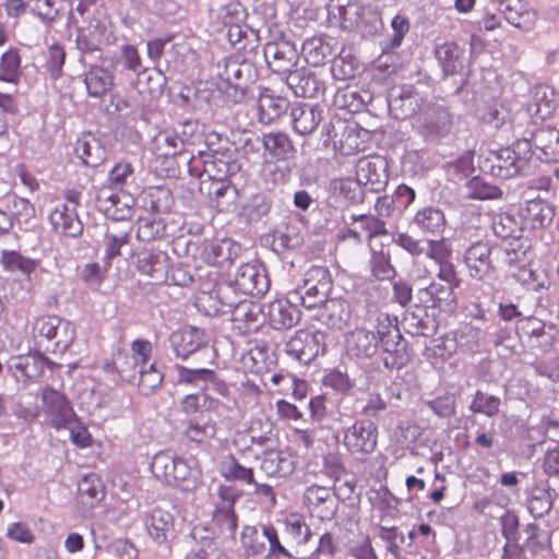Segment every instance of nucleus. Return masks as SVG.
Instances as JSON below:
<instances>
[{"instance_id": "obj_24", "label": "nucleus", "mask_w": 559, "mask_h": 559, "mask_svg": "<svg viewBox=\"0 0 559 559\" xmlns=\"http://www.w3.org/2000/svg\"><path fill=\"white\" fill-rule=\"evenodd\" d=\"M49 221L57 233L66 236L76 237L83 231L76 209L68 203L57 204L49 214Z\"/></svg>"}, {"instance_id": "obj_30", "label": "nucleus", "mask_w": 559, "mask_h": 559, "mask_svg": "<svg viewBox=\"0 0 559 559\" xmlns=\"http://www.w3.org/2000/svg\"><path fill=\"white\" fill-rule=\"evenodd\" d=\"M124 198L127 201L122 204V211L117 213V211L112 209V204H116V202L120 200V195L114 192L110 187H102L96 193V206L112 221H124L130 218L132 215V206L128 203L131 199L130 197Z\"/></svg>"}, {"instance_id": "obj_23", "label": "nucleus", "mask_w": 559, "mask_h": 559, "mask_svg": "<svg viewBox=\"0 0 559 559\" xmlns=\"http://www.w3.org/2000/svg\"><path fill=\"white\" fill-rule=\"evenodd\" d=\"M170 346L178 358L187 359L205 344L204 333L197 328H183L169 336Z\"/></svg>"}, {"instance_id": "obj_20", "label": "nucleus", "mask_w": 559, "mask_h": 559, "mask_svg": "<svg viewBox=\"0 0 559 559\" xmlns=\"http://www.w3.org/2000/svg\"><path fill=\"white\" fill-rule=\"evenodd\" d=\"M348 225L343 238H353L358 242L386 234L384 222L373 215H350Z\"/></svg>"}, {"instance_id": "obj_52", "label": "nucleus", "mask_w": 559, "mask_h": 559, "mask_svg": "<svg viewBox=\"0 0 559 559\" xmlns=\"http://www.w3.org/2000/svg\"><path fill=\"white\" fill-rule=\"evenodd\" d=\"M491 227L493 234L501 239L519 238L521 235V227L518 221L507 213L496 215Z\"/></svg>"}, {"instance_id": "obj_21", "label": "nucleus", "mask_w": 559, "mask_h": 559, "mask_svg": "<svg viewBox=\"0 0 559 559\" xmlns=\"http://www.w3.org/2000/svg\"><path fill=\"white\" fill-rule=\"evenodd\" d=\"M417 93H414L411 87L393 90L388 99L390 110L399 119H406L416 115L421 110L425 103Z\"/></svg>"}, {"instance_id": "obj_7", "label": "nucleus", "mask_w": 559, "mask_h": 559, "mask_svg": "<svg viewBox=\"0 0 559 559\" xmlns=\"http://www.w3.org/2000/svg\"><path fill=\"white\" fill-rule=\"evenodd\" d=\"M378 340L388 354L383 358L388 369H400L406 362L405 345L402 343V334L396 324H393L388 316L378 317Z\"/></svg>"}, {"instance_id": "obj_55", "label": "nucleus", "mask_w": 559, "mask_h": 559, "mask_svg": "<svg viewBox=\"0 0 559 559\" xmlns=\"http://www.w3.org/2000/svg\"><path fill=\"white\" fill-rule=\"evenodd\" d=\"M524 533L526 535L524 546L532 552L544 550L550 546V535L547 531L540 528L535 523H530L525 526Z\"/></svg>"}, {"instance_id": "obj_35", "label": "nucleus", "mask_w": 559, "mask_h": 559, "mask_svg": "<svg viewBox=\"0 0 559 559\" xmlns=\"http://www.w3.org/2000/svg\"><path fill=\"white\" fill-rule=\"evenodd\" d=\"M84 83L91 97H100L114 86V75L105 68L94 66L86 72Z\"/></svg>"}, {"instance_id": "obj_10", "label": "nucleus", "mask_w": 559, "mask_h": 559, "mask_svg": "<svg viewBox=\"0 0 559 559\" xmlns=\"http://www.w3.org/2000/svg\"><path fill=\"white\" fill-rule=\"evenodd\" d=\"M377 426L369 420H356L343 433V444L353 454H369L376 450Z\"/></svg>"}, {"instance_id": "obj_53", "label": "nucleus", "mask_w": 559, "mask_h": 559, "mask_svg": "<svg viewBox=\"0 0 559 559\" xmlns=\"http://www.w3.org/2000/svg\"><path fill=\"white\" fill-rule=\"evenodd\" d=\"M130 240L129 230L115 231L108 228L105 235V264L108 266L111 260L120 254V249Z\"/></svg>"}, {"instance_id": "obj_41", "label": "nucleus", "mask_w": 559, "mask_h": 559, "mask_svg": "<svg viewBox=\"0 0 559 559\" xmlns=\"http://www.w3.org/2000/svg\"><path fill=\"white\" fill-rule=\"evenodd\" d=\"M180 456H177L168 451L155 454L151 463V469L156 478H159L167 485H171L174 475L176 474L177 463Z\"/></svg>"}, {"instance_id": "obj_4", "label": "nucleus", "mask_w": 559, "mask_h": 559, "mask_svg": "<svg viewBox=\"0 0 559 559\" xmlns=\"http://www.w3.org/2000/svg\"><path fill=\"white\" fill-rule=\"evenodd\" d=\"M460 284L461 280L456 272H449L444 269L441 273H437V281H432L428 286L418 289L417 298L445 313H452L457 308L455 289Z\"/></svg>"}, {"instance_id": "obj_3", "label": "nucleus", "mask_w": 559, "mask_h": 559, "mask_svg": "<svg viewBox=\"0 0 559 559\" xmlns=\"http://www.w3.org/2000/svg\"><path fill=\"white\" fill-rule=\"evenodd\" d=\"M332 287L330 271L324 266H311L289 296L292 300L300 301L305 308L314 309L325 300Z\"/></svg>"}, {"instance_id": "obj_32", "label": "nucleus", "mask_w": 559, "mask_h": 559, "mask_svg": "<svg viewBox=\"0 0 559 559\" xmlns=\"http://www.w3.org/2000/svg\"><path fill=\"white\" fill-rule=\"evenodd\" d=\"M557 491L547 484L536 485L532 488L527 499V510L535 518H543L552 509Z\"/></svg>"}, {"instance_id": "obj_36", "label": "nucleus", "mask_w": 559, "mask_h": 559, "mask_svg": "<svg viewBox=\"0 0 559 559\" xmlns=\"http://www.w3.org/2000/svg\"><path fill=\"white\" fill-rule=\"evenodd\" d=\"M288 103L285 98L263 93L258 100V118L263 124H270L286 112Z\"/></svg>"}, {"instance_id": "obj_15", "label": "nucleus", "mask_w": 559, "mask_h": 559, "mask_svg": "<svg viewBox=\"0 0 559 559\" xmlns=\"http://www.w3.org/2000/svg\"><path fill=\"white\" fill-rule=\"evenodd\" d=\"M264 58L273 72L287 73L296 66L298 52L293 44L282 40L266 44Z\"/></svg>"}, {"instance_id": "obj_13", "label": "nucleus", "mask_w": 559, "mask_h": 559, "mask_svg": "<svg viewBox=\"0 0 559 559\" xmlns=\"http://www.w3.org/2000/svg\"><path fill=\"white\" fill-rule=\"evenodd\" d=\"M532 143L533 155L546 163L559 162V131L555 128H542L527 139ZM556 177L559 178V167L555 169Z\"/></svg>"}, {"instance_id": "obj_2", "label": "nucleus", "mask_w": 559, "mask_h": 559, "mask_svg": "<svg viewBox=\"0 0 559 559\" xmlns=\"http://www.w3.org/2000/svg\"><path fill=\"white\" fill-rule=\"evenodd\" d=\"M532 156V143L527 139H521L510 147L491 152L487 162L490 164L489 170L492 176L509 179L522 174Z\"/></svg>"}, {"instance_id": "obj_61", "label": "nucleus", "mask_w": 559, "mask_h": 559, "mask_svg": "<svg viewBox=\"0 0 559 559\" xmlns=\"http://www.w3.org/2000/svg\"><path fill=\"white\" fill-rule=\"evenodd\" d=\"M474 317L478 320V323L465 325L462 330V335L471 336L473 343L478 346L486 341L491 324L487 321L485 311L481 309H477Z\"/></svg>"}, {"instance_id": "obj_56", "label": "nucleus", "mask_w": 559, "mask_h": 559, "mask_svg": "<svg viewBox=\"0 0 559 559\" xmlns=\"http://www.w3.org/2000/svg\"><path fill=\"white\" fill-rule=\"evenodd\" d=\"M500 12L514 27L521 28L523 19L528 14L522 0H497Z\"/></svg>"}, {"instance_id": "obj_25", "label": "nucleus", "mask_w": 559, "mask_h": 559, "mask_svg": "<svg viewBox=\"0 0 559 559\" xmlns=\"http://www.w3.org/2000/svg\"><path fill=\"white\" fill-rule=\"evenodd\" d=\"M379 348L378 334L366 329H355L346 336V349L350 356L367 358L373 356Z\"/></svg>"}, {"instance_id": "obj_40", "label": "nucleus", "mask_w": 559, "mask_h": 559, "mask_svg": "<svg viewBox=\"0 0 559 559\" xmlns=\"http://www.w3.org/2000/svg\"><path fill=\"white\" fill-rule=\"evenodd\" d=\"M185 435L190 441L202 443L215 437L216 425L210 417L200 415L188 421Z\"/></svg>"}, {"instance_id": "obj_27", "label": "nucleus", "mask_w": 559, "mask_h": 559, "mask_svg": "<svg viewBox=\"0 0 559 559\" xmlns=\"http://www.w3.org/2000/svg\"><path fill=\"white\" fill-rule=\"evenodd\" d=\"M75 154L88 167H97L107 159V148L92 133L82 135L75 144Z\"/></svg>"}, {"instance_id": "obj_22", "label": "nucleus", "mask_w": 559, "mask_h": 559, "mask_svg": "<svg viewBox=\"0 0 559 559\" xmlns=\"http://www.w3.org/2000/svg\"><path fill=\"white\" fill-rule=\"evenodd\" d=\"M295 300L276 299L267 305L266 317L274 330L290 329L300 320V311L293 304Z\"/></svg>"}, {"instance_id": "obj_51", "label": "nucleus", "mask_w": 559, "mask_h": 559, "mask_svg": "<svg viewBox=\"0 0 559 559\" xmlns=\"http://www.w3.org/2000/svg\"><path fill=\"white\" fill-rule=\"evenodd\" d=\"M501 400L498 396L478 390L469 404V411L474 414H484L488 417H493L498 415Z\"/></svg>"}, {"instance_id": "obj_63", "label": "nucleus", "mask_w": 559, "mask_h": 559, "mask_svg": "<svg viewBox=\"0 0 559 559\" xmlns=\"http://www.w3.org/2000/svg\"><path fill=\"white\" fill-rule=\"evenodd\" d=\"M307 61L312 66H320L331 55L330 47L319 38H312L304 44Z\"/></svg>"}, {"instance_id": "obj_29", "label": "nucleus", "mask_w": 559, "mask_h": 559, "mask_svg": "<svg viewBox=\"0 0 559 559\" xmlns=\"http://www.w3.org/2000/svg\"><path fill=\"white\" fill-rule=\"evenodd\" d=\"M260 469L270 478H284L294 472L295 461L285 451H267L260 463Z\"/></svg>"}, {"instance_id": "obj_44", "label": "nucleus", "mask_w": 559, "mask_h": 559, "mask_svg": "<svg viewBox=\"0 0 559 559\" xmlns=\"http://www.w3.org/2000/svg\"><path fill=\"white\" fill-rule=\"evenodd\" d=\"M262 142L264 148L277 159H287L295 152L292 141L284 133L265 134Z\"/></svg>"}, {"instance_id": "obj_62", "label": "nucleus", "mask_w": 559, "mask_h": 559, "mask_svg": "<svg viewBox=\"0 0 559 559\" xmlns=\"http://www.w3.org/2000/svg\"><path fill=\"white\" fill-rule=\"evenodd\" d=\"M221 550L213 538L201 537L195 546L186 556V559H218Z\"/></svg>"}, {"instance_id": "obj_14", "label": "nucleus", "mask_w": 559, "mask_h": 559, "mask_svg": "<svg viewBox=\"0 0 559 559\" xmlns=\"http://www.w3.org/2000/svg\"><path fill=\"white\" fill-rule=\"evenodd\" d=\"M200 157L203 163V171L209 178L216 181H224L240 170L238 162L227 152L200 153Z\"/></svg>"}, {"instance_id": "obj_9", "label": "nucleus", "mask_w": 559, "mask_h": 559, "mask_svg": "<svg viewBox=\"0 0 559 559\" xmlns=\"http://www.w3.org/2000/svg\"><path fill=\"white\" fill-rule=\"evenodd\" d=\"M229 285L243 295L259 296L267 292L270 283L263 266L252 261L236 269Z\"/></svg>"}, {"instance_id": "obj_59", "label": "nucleus", "mask_w": 559, "mask_h": 559, "mask_svg": "<svg viewBox=\"0 0 559 559\" xmlns=\"http://www.w3.org/2000/svg\"><path fill=\"white\" fill-rule=\"evenodd\" d=\"M370 267L372 275L381 281L391 280L395 275V269L390 262L389 253L372 250L370 259Z\"/></svg>"}, {"instance_id": "obj_17", "label": "nucleus", "mask_w": 559, "mask_h": 559, "mask_svg": "<svg viewBox=\"0 0 559 559\" xmlns=\"http://www.w3.org/2000/svg\"><path fill=\"white\" fill-rule=\"evenodd\" d=\"M356 176L358 183L371 191L381 190L388 180L386 163L380 157L361 158L357 164Z\"/></svg>"}, {"instance_id": "obj_60", "label": "nucleus", "mask_w": 559, "mask_h": 559, "mask_svg": "<svg viewBox=\"0 0 559 559\" xmlns=\"http://www.w3.org/2000/svg\"><path fill=\"white\" fill-rule=\"evenodd\" d=\"M61 318L57 316H44L37 318L33 324V336L35 340L52 341L56 337V331L59 328Z\"/></svg>"}, {"instance_id": "obj_34", "label": "nucleus", "mask_w": 559, "mask_h": 559, "mask_svg": "<svg viewBox=\"0 0 559 559\" xmlns=\"http://www.w3.org/2000/svg\"><path fill=\"white\" fill-rule=\"evenodd\" d=\"M216 467L219 475L228 481L254 484L253 469L240 464L231 454L219 457Z\"/></svg>"}, {"instance_id": "obj_28", "label": "nucleus", "mask_w": 559, "mask_h": 559, "mask_svg": "<svg viewBox=\"0 0 559 559\" xmlns=\"http://www.w3.org/2000/svg\"><path fill=\"white\" fill-rule=\"evenodd\" d=\"M169 266V257L164 251L145 250L138 254L136 269L140 273L162 282Z\"/></svg>"}, {"instance_id": "obj_54", "label": "nucleus", "mask_w": 559, "mask_h": 559, "mask_svg": "<svg viewBox=\"0 0 559 559\" xmlns=\"http://www.w3.org/2000/svg\"><path fill=\"white\" fill-rule=\"evenodd\" d=\"M213 524L222 534L234 537L237 530V516L234 508L216 507L213 512Z\"/></svg>"}, {"instance_id": "obj_49", "label": "nucleus", "mask_w": 559, "mask_h": 559, "mask_svg": "<svg viewBox=\"0 0 559 559\" xmlns=\"http://www.w3.org/2000/svg\"><path fill=\"white\" fill-rule=\"evenodd\" d=\"M502 190L480 177H473L466 183V194L476 200H497L502 197Z\"/></svg>"}, {"instance_id": "obj_16", "label": "nucleus", "mask_w": 559, "mask_h": 559, "mask_svg": "<svg viewBox=\"0 0 559 559\" xmlns=\"http://www.w3.org/2000/svg\"><path fill=\"white\" fill-rule=\"evenodd\" d=\"M317 308V320L331 329L342 330L350 319L349 304L343 298L326 297Z\"/></svg>"}, {"instance_id": "obj_39", "label": "nucleus", "mask_w": 559, "mask_h": 559, "mask_svg": "<svg viewBox=\"0 0 559 559\" xmlns=\"http://www.w3.org/2000/svg\"><path fill=\"white\" fill-rule=\"evenodd\" d=\"M3 270L10 273H19L29 277L38 265V261L27 258L17 251H3L1 257Z\"/></svg>"}, {"instance_id": "obj_6", "label": "nucleus", "mask_w": 559, "mask_h": 559, "mask_svg": "<svg viewBox=\"0 0 559 559\" xmlns=\"http://www.w3.org/2000/svg\"><path fill=\"white\" fill-rule=\"evenodd\" d=\"M41 408L46 421L57 430L68 428L76 415L68 397L60 391L46 386L40 393Z\"/></svg>"}, {"instance_id": "obj_47", "label": "nucleus", "mask_w": 559, "mask_h": 559, "mask_svg": "<svg viewBox=\"0 0 559 559\" xmlns=\"http://www.w3.org/2000/svg\"><path fill=\"white\" fill-rule=\"evenodd\" d=\"M200 475L198 468L191 467L185 459L180 457L170 486H177L186 491L193 490L199 485Z\"/></svg>"}, {"instance_id": "obj_8", "label": "nucleus", "mask_w": 559, "mask_h": 559, "mask_svg": "<svg viewBox=\"0 0 559 559\" xmlns=\"http://www.w3.org/2000/svg\"><path fill=\"white\" fill-rule=\"evenodd\" d=\"M326 335L320 330H298L286 343L287 355L301 364H309L325 349Z\"/></svg>"}, {"instance_id": "obj_45", "label": "nucleus", "mask_w": 559, "mask_h": 559, "mask_svg": "<svg viewBox=\"0 0 559 559\" xmlns=\"http://www.w3.org/2000/svg\"><path fill=\"white\" fill-rule=\"evenodd\" d=\"M285 532L297 545H305L311 538V530L304 515L290 513L285 519Z\"/></svg>"}, {"instance_id": "obj_33", "label": "nucleus", "mask_w": 559, "mask_h": 559, "mask_svg": "<svg viewBox=\"0 0 559 559\" xmlns=\"http://www.w3.org/2000/svg\"><path fill=\"white\" fill-rule=\"evenodd\" d=\"M436 57L447 74L453 75L465 66L464 49L454 41H447L436 48Z\"/></svg>"}, {"instance_id": "obj_48", "label": "nucleus", "mask_w": 559, "mask_h": 559, "mask_svg": "<svg viewBox=\"0 0 559 559\" xmlns=\"http://www.w3.org/2000/svg\"><path fill=\"white\" fill-rule=\"evenodd\" d=\"M173 526V515L160 508H155L147 523L148 534L157 542L166 539V534Z\"/></svg>"}, {"instance_id": "obj_37", "label": "nucleus", "mask_w": 559, "mask_h": 559, "mask_svg": "<svg viewBox=\"0 0 559 559\" xmlns=\"http://www.w3.org/2000/svg\"><path fill=\"white\" fill-rule=\"evenodd\" d=\"M104 488L100 479L95 475H85L78 483V500L86 508H93L104 498Z\"/></svg>"}, {"instance_id": "obj_31", "label": "nucleus", "mask_w": 559, "mask_h": 559, "mask_svg": "<svg viewBox=\"0 0 559 559\" xmlns=\"http://www.w3.org/2000/svg\"><path fill=\"white\" fill-rule=\"evenodd\" d=\"M412 224L424 234L440 236L447 222L444 213L440 209L427 206L415 214Z\"/></svg>"}, {"instance_id": "obj_1", "label": "nucleus", "mask_w": 559, "mask_h": 559, "mask_svg": "<svg viewBox=\"0 0 559 559\" xmlns=\"http://www.w3.org/2000/svg\"><path fill=\"white\" fill-rule=\"evenodd\" d=\"M177 381L179 384L195 386L197 393L187 394L180 402L181 411L187 415L195 413L219 412L222 403L209 395L207 391H214L221 395L228 393L227 384L219 379L215 371L206 368H187L177 365Z\"/></svg>"}, {"instance_id": "obj_57", "label": "nucleus", "mask_w": 559, "mask_h": 559, "mask_svg": "<svg viewBox=\"0 0 559 559\" xmlns=\"http://www.w3.org/2000/svg\"><path fill=\"white\" fill-rule=\"evenodd\" d=\"M139 373V389L142 394L151 395L153 394L162 384L164 374L155 368V365L152 364L147 369L140 368L138 370Z\"/></svg>"}, {"instance_id": "obj_19", "label": "nucleus", "mask_w": 559, "mask_h": 559, "mask_svg": "<svg viewBox=\"0 0 559 559\" xmlns=\"http://www.w3.org/2000/svg\"><path fill=\"white\" fill-rule=\"evenodd\" d=\"M227 307L229 309L234 308L233 321L245 333L257 331L264 321L263 308L259 304L249 300L230 301L227 304Z\"/></svg>"}, {"instance_id": "obj_46", "label": "nucleus", "mask_w": 559, "mask_h": 559, "mask_svg": "<svg viewBox=\"0 0 559 559\" xmlns=\"http://www.w3.org/2000/svg\"><path fill=\"white\" fill-rule=\"evenodd\" d=\"M286 82L288 87L293 91L297 97H312L317 90V81L308 75L304 71L293 69L287 72Z\"/></svg>"}, {"instance_id": "obj_12", "label": "nucleus", "mask_w": 559, "mask_h": 559, "mask_svg": "<svg viewBox=\"0 0 559 559\" xmlns=\"http://www.w3.org/2000/svg\"><path fill=\"white\" fill-rule=\"evenodd\" d=\"M495 247L488 241L472 243L464 253V262L473 278L483 281L495 272L492 252Z\"/></svg>"}, {"instance_id": "obj_64", "label": "nucleus", "mask_w": 559, "mask_h": 559, "mask_svg": "<svg viewBox=\"0 0 559 559\" xmlns=\"http://www.w3.org/2000/svg\"><path fill=\"white\" fill-rule=\"evenodd\" d=\"M103 44L102 34L98 25L91 26L78 34L76 45L83 52H93L99 49Z\"/></svg>"}, {"instance_id": "obj_18", "label": "nucleus", "mask_w": 559, "mask_h": 559, "mask_svg": "<svg viewBox=\"0 0 559 559\" xmlns=\"http://www.w3.org/2000/svg\"><path fill=\"white\" fill-rule=\"evenodd\" d=\"M217 75L235 88H243L254 80V70L250 62L238 58H228L217 64Z\"/></svg>"}, {"instance_id": "obj_43", "label": "nucleus", "mask_w": 559, "mask_h": 559, "mask_svg": "<svg viewBox=\"0 0 559 559\" xmlns=\"http://www.w3.org/2000/svg\"><path fill=\"white\" fill-rule=\"evenodd\" d=\"M523 215L531 222L533 228H539L552 222L554 210L548 203L535 199L527 201Z\"/></svg>"}, {"instance_id": "obj_26", "label": "nucleus", "mask_w": 559, "mask_h": 559, "mask_svg": "<svg viewBox=\"0 0 559 559\" xmlns=\"http://www.w3.org/2000/svg\"><path fill=\"white\" fill-rule=\"evenodd\" d=\"M290 118L294 130L301 135L312 133L323 119L322 109L305 103L293 106Z\"/></svg>"}, {"instance_id": "obj_42", "label": "nucleus", "mask_w": 559, "mask_h": 559, "mask_svg": "<svg viewBox=\"0 0 559 559\" xmlns=\"http://www.w3.org/2000/svg\"><path fill=\"white\" fill-rule=\"evenodd\" d=\"M166 234L165 223L153 214L140 217L136 223V238L150 242L162 239Z\"/></svg>"}, {"instance_id": "obj_50", "label": "nucleus", "mask_w": 559, "mask_h": 559, "mask_svg": "<svg viewBox=\"0 0 559 559\" xmlns=\"http://www.w3.org/2000/svg\"><path fill=\"white\" fill-rule=\"evenodd\" d=\"M49 360L43 355H25L19 356L12 360V366L25 376L26 379H34L39 376L43 367Z\"/></svg>"}, {"instance_id": "obj_11", "label": "nucleus", "mask_w": 559, "mask_h": 559, "mask_svg": "<svg viewBox=\"0 0 559 559\" xmlns=\"http://www.w3.org/2000/svg\"><path fill=\"white\" fill-rule=\"evenodd\" d=\"M304 503L312 515L321 521H330L338 509V500L332 488L319 485H311L306 488Z\"/></svg>"}, {"instance_id": "obj_58", "label": "nucleus", "mask_w": 559, "mask_h": 559, "mask_svg": "<svg viewBox=\"0 0 559 559\" xmlns=\"http://www.w3.org/2000/svg\"><path fill=\"white\" fill-rule=\"evenodd\" d=\"M241 544L250 555H261L265 550L263 530L259 532L255 526H245L241 532Z\"/></svg>"}, {"instance_id": "obj_38", "label": "nucleus", "mask_w": 559, "mask_h": 559, "mask_svg": "<svg viewBox=\"0 0 559 559\" xmlns=\"http://www.w3.org/2000/svg\"><path fill=\"white\" fill-rule=\"evenodd\" d=\"M451 254L452 250L443 239H427V250L425 257L428 262L438 266L437 273H441V271L444 269L449 270V272H456L454 264L450 260Z\"/></svg>"}, {"instance_id": "obj_5", "label": "nucleus", "mask_w": 559, "mask_h": 559, "mask_svg": "<svg viewBox=\"0 0 559 559\" xmlns=\"http://www.w3.org/2000/svg\"><path fill=\"white\" fill-rule=\"evenodd\" d=\"M415 128L426 141H438L452 129V116L441 104L427 102L415 119Z\"/></svg>"}]
</instances>
